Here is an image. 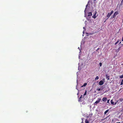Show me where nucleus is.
<instances>
[{"instance_id":"obj_30","label":"nucleus","mask_w":123,"mask_h":123,"mask_svg":"<svg viewBox=\"0 0 123 123\" xmlns=\"http://www.w3.org/2000/svg\"><path fill=\"white\" fill-rule=\"evenodd\" d=\"M106 21V20H105V21H104V22H105V21Z\"/></svg>"},{"instance_id":"obj_31","label":"nucleus","mask_w":123,"mask_h":123,"mask_svg":"<svg viewBox=\"0 0 123 123\" xmlns=\"http://www.w3.org/2000/svg\"><path fill=\"white\" fill-rule=\"evenodd\" d=\"M83 87H82V88H81V89H83Z\"/></svg>"},{"instance_id":"obj_16","label":"nucleus","mask_w":123,"mask_h":123,"mask_svg":"<svg viewBox=\"0 0 123 123\" xmlns=\"http://www.w3.org/2000/svg\"><path fill=\"white\" fill-rule=\"evenodd\" d=\"M85 122L86 123H89L87 119H86L85 120Z\"/></svg>"},{"instance_id":"obj_25","label":"nucleus","mask_w":123,"mask_h":123,"mask_svg":"<svg viewBox=\"0 0 123 123\" xmlns=\"http://www.w3.org/2000/svg\"><path fill=\"white\" fill-rule=\"evenodd\" d=\"M117 102H115L114 103V104L115 105H116L117 104Z\"/></svg>"},{"instance_id":"obj_11","label":"nucleus","mask_w":123,"mask_h":123,"mask_svg":"<svg viewBox=\"0 0 123 123\" xmlns=\"http://www.w3.org/2000/svg\"><path fill=\"white\" fill-rule=\"evenodd\" d=\"M82 95H81V97L79 98V101H80V102H81L82 101V100H81V98H82Z\"/></svg>"},{"instance_id":"obj_15","label":"nucleus","mask_w":123,"mask_h":123,"mask_svg":"<svg viewBox=\"0 0 123 123\" xmlns=\"http://www.w3.org/2000/svg\"><path fill=\"white\" fill-rule=\"evenodd\" d=\"M111 104H114V102L112 101V100H111Z\"/></svg>"},{"instance_id":"obj_27","label":"nucleus","mask_w":123,"mask_h":123,"mask_svg":"<svg viewBox=\"0 0 123 123\" xmlns=\"http://www.w3.org/2000/svg\"><path fill=\"white\" fill-rule=\"evenodd\" d=\"M122 41H123V36L122 39Z\"/></svg>"},{"instance_id":"obj_19","label":"nucleus","mask_w":123,"mask_h":123,"mask_svg":"<svg viewBox=\"0 0 123 123\" xmlns=\"http://www.w3.org/2000/svg\"><path fill=\"white\" fill-rule=\"evenodd\" d=\"M86 91L85 92V93H84V94L83 95L84 96L85 95H86Z\"/></svg>"},{"instance_id":"obj_4","label":"nucleus","mask_w":123,"mask_h":123,"mask_svg":"<svg viewBox=\"0 0 123 123\" xmlns=\"http://www.w3.org/2000/svg\"><path fill=\"white\" fill-rule=\"evenodd\" d=\"M118 14V12H116L114 13L113 15L112 18H114L116 17V16Z\"/></svg>"},{"instance_id":"obj_22","label":"nucleus","mask_w":123,"mask_h":123,"mask_svg":"<svg viewBox=\"0 0 123 123\" xmlns=\"http://www.w3.org/2000/svg\"><path fill=\"white\" fill-rule=\"evenodd\" d=\"M99 66L100 67H101L102 65V63L101 62H100L99 63Z\"/></svg>"},{"instance_id":"obj_12","label":"nucleus","mask_w":123,"mask_h":123,"mask_svg":"<svg viewBox=\"0 0 123 123\" xmlns=\"http://www.w3.org/2000/svg\"><path fill=\"white\" fill-rule=\"evenodd\" d=\"M109 111V110L108 109L104 112V114H105Z\"/></svg>"},{"instance_id":"obj_29","label":"nucleus","mask_w":123,"mask_h":123,"mask_svg":"<svg viewBox=\"0 0 123 123\" xmlns=\"http://www.w3.org/2000/svg\"><path fill=\"white\" fill-rule=\"evenodd\" d=\"M81 123H83V121H82V122H81Z\"/></svg>"},{"instance_id":"obj_24","label":"nucleus","mask_w":123,"mask_h":123,"mask_svg":"<svg viewBox=\"0 0 123 123\" xmlns=\"http://www.w3.org/2000/svg\"><path fill=\"white\" fill-rule=\"evenodd\" d=\"M110 116V115H109V116H108V117H107L106 118H105L104 119H102L101 120H104V119H106V118H107L108 117H109V116Z\"/></svg>"},{"instance_id":"obj_6","label":"nucleus","mask_w":123,"mask_h":123,"mask_svg":"<svg viewBox=\"0 0 123 123\" xmlns=\"http://www.w3.org/2000/svg\"><path fill=\"white\" fill-rule=\"evenodd\" d=\"M104 83V82L102 80H101L99 82V84L100 85H102Z\"/></svg>"},{"instance_id":"obj_28","label":"nucleus","mask_w":123,"mask_h":123,"mask_svg":"<svg viewBox=\"0 0 123 123\" xmlns=\"http://www.w3.org/2000/svg\"><path fill=\"white\" fill-rule=\"evenodd\" d=\"M120 123V122H117V123Z\"/></svg>"},{"instance_id":"obj_32","label":"nucleus","mask_w":123,"mask_h":123,"mask_svg":"<svg viewBox=\"0 0 123 123\" xmlns=\"http://www.w3.org/2000/svg\"><path fill=\"white\" fill-rule=\"evenodd\" d=\"M87 5H86V7H87Z\"/></svg>"},{"instance_id":"obj_21","label":"nucleus","mask_w":123,"mask_h":123,"mask_svg":"<svg viewBox=\"0 0 123 123\" xmlns=\"http://www.w3.org/2000/svg\"><path fill=\"white\" fill-rule=\"evenodd\" d=\"M97 90L98 91H99L101 90V89L100 88H98L97 89Z\"/></svg>"},{"instance_id":"obj_2","label":"nucleus","mask_w":123,"mask_h":123,"mask_svg":"<svg viewBox=\"0 0 123 123\" xmlns=\"http://www.w3.org/2000/svg\"><path fill=\"white\" fill-rule=\"evenodd\" d=\"M114 11L112 10L110 12H109L106 15V17L108 18L107 19H108L111 16V15L113 13Z\"/></svg>"},{"instance_id":"obj_26","label":"nucleus","mask_w":123,"mask_h":123,"mask_svg":"<svg viewBox=\"0 0 123 123\" xmlns=\"http://www.w3.org/2000/svg\"><path fill=\"white\" fill-rule=\"evenodd\" d=\"M99 48H98L97 49V50H96V51H97L98 50H99Z\"/></svg>"},{"instance_id":"obj_5","label":"nucleus","mask_w":123,"mask_h":123,"mask_svg":"<svg viewBox=\"0 0 123 123\" xmlns=\"http://www.w3.org/2000/svg\"><path fill=\"white\" fill-rule=\"evenodd\" d=\"M101 100V99L100 98H98V100L96 101L94 103V104H97L98 103L100 102Z\"/></svg>"},{"instance_id":"obj_10","label":"nucleus","mask_w":123,"mask_h":123,"mask_svg":"<svg viewBox=\"0 0 123 123\" xmlns=\"http://www.w3.org/2000/svg\"><path fill=\"white\" fill-rule=\"evenodd\" d=\"M118 101H120V102H122V101H123V98H120L118 100Z\"/></svg>"},{"instance_id":"obj_23","label":"nucleus","mask_w":123,"mask_h":123,"mask_svg":"<svg viewBox=\"0 0 123 123\" xmlns=\"http://www.w3.org/2000/svg\"><path fill=\"white\" fill-rule=\"evenodd\" d=\"M110 100V99H109L108 100L107 102V103H109V101Z\"/></svg>"},{"instance_id":"obj_13","label":"nucleus","mask_w":123,"mask_h":123,"mask_svg":"<svg viewBox=\"0 0 123 123\" xmlns=\"http://www.w3.org/2000/svg\"><path fill=\"white\" fill-rule=\"evenodd\" d=\"M98 79H99V77H98V76H97L96 77L95 79V80H97Z\"/></svg>"},{"instance_id":"obj_1","label":"nucleus","mask_w":123,"mask_h":123,"mask_svg":"<svg viewBox=\"0 0 123 123\" xmlns=\"http://www.w3.org/2000/svg\"><path fill=\"white\" fill-rule=\"evenodd\" d=\"M87 83H85L83 85V86H82L81 87H80V88H79V90L77 89V88H76V89L78 90V91H81L83 90H84V89L85 88V87H83V88L82 89H81V88L83 87L84 86H85L87 85Z\"/></svg>"},{"instance_id":"obj_34","label":"nucleus","mask_w":123,"mask_h":123,"mask_svg":"<svg viewBox=\"0 0 123 123\" xmlns=\"http://www.w3.org/2000/svg\"><path fill=\"white\" fill-rule=\"evenodd\" d=\"M123 1V0H122V1Z\"/></svg>"},{"instance_id":"obj_33","label":"nucleus","mask_w":123,"mask_h":123,"mask_svg":"<svg viewBox=\"0 0 123 123\" xmlns=\"http://www.w3.org/2000/svg\"><path fill=\"white\" fill-rule=\"evenodd\" d=\"M84 27H83V29H84Z\"/></svg>"},{"instance_id":"obj_20","label":"nucleus","mask_w":123,"mask_h":123,"mask_svg":"<svg viewBox=\"0 0 123 123\" xmlns=\"http://www.w3.org/2000/svg\"><path fill=\"white\" fill-rule=\"evenodd\" d=\"M123 80H122V81L120 85H122L123 84Z\"/></svg>"},{"instance_id":"obj_3","label":"nucleus","mask_w":123,"mask_h":123,"mask_svg":"<svg viewBox=\"0 0 123 123\" xmlns=\"http://www.w3.org/2000/svg\"><path fill=\"white\" fill-rule=\"evenodd\" d=\"M97 12H95L93 14V15L92 16V18H96L98 16V14H97Z\"/></svg>"},{"instance_id":"obj_18","label":"nucleus","mask_w":123,"mask_h":123,"mask_svg":"<svg viewBox=\"0 0 123 123\" xmlns=\"http://www.w3.org/2000/svg\"><path fill=\"white\" fill-rule=\"evenodd\" d=\"M123 78V74L122 75H121L120 76V78Z\"/></svg>"},{"instance_id":"obj_8","label":"nucleus","mask_w":123,"mask_h":123,"mask_svg":"<svg viewBox=\"0 0 123 123\" xmlns=\"http://www.w3.org/2000/svg\"><path fill=\"white\" fill-rule=\"evenodd\" d=\"M110 76L108 75H107V74L106 75V79H107L108 80H109L110 79L109 78Z\"/></svg>"},{"instance_id":"obj_7","label":"nucleus","mask_w":123,"mask_h":123,"mask_svg":"<svg viewBox=\"0 0 123 123\" xmlns=\"http://www.w3.org/2000/svg\"><path fill=\"white\" fill-rule=\"evenodd\" d=\"M107 100V98L106 97H104L102 99V100L103 101L105 102Z\"/></svg>"},{"instance_id":"obj_17","label":"nucleus","mask_w":123,"mask_h":123,"mask_svg":"<svg viewBox=\"0 0 123 123\" xmlns=\"http://www.w3.org/2000/svg\"><path fill=\"white\" fill-rule=\"evenodd\" d=\"M119 42V40H117V42L115 43V45H116Z\"/></svg>"},{"instance_id":"obj_9","label":"nucleus","mask_w":123,"mask_h":123,"mask_svg":"<svg viewBox=\"0 0 123 123\" xmlns=\"http://www.w3.org/2000/svg\"><path fill=\"white\" fill-rule=\"evenodd\" d=\"M121 48L120 47H119V48L116 50V51L117 52H119V51L120 50Z\"/></svg>"},{"instance_id":"obj_14","label":"nucleus","mask_w":123,"mask_h":123,"mask_svg":"<svg viewBox=\"0 0 123 123\" xmlns=\"http://www.w3.org/2000/svg\"><path fill=\"white\" fill-rule=\"evenodd\" d=\"M92 15V14L91 12H89V14L88 15V16H91Z\"/></svg>"}]
</instances>
